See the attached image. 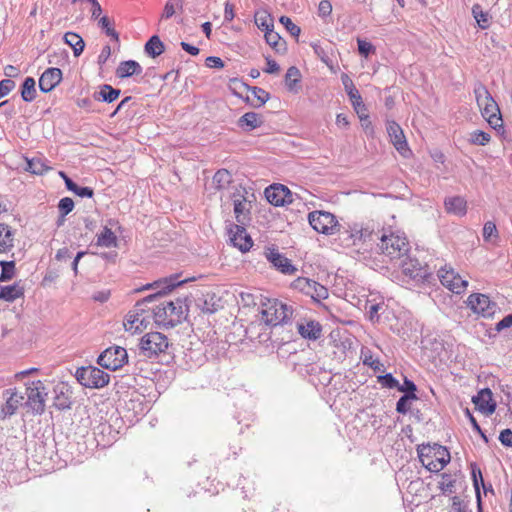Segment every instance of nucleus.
<instances>
[{"instance_id": "nucleus-1", "label": "nucleus", "mask_w": 512, "mask_h": 512, "mask_svg": "<svg viewBox=\"0 0 512 512\" xmlns=\"http://www.w3.org/2000/svg\"><path fill=\"white\" fill-rule=\"evenodd\" d=\"M184 281H179L178 276H170L163 279L154 281L146 286L147 289L157 290L154 294H151L141 301H138L132 311L128 313L124 321V328L126 331L132 334L141 332L147 328L150 323L149 316H146L145 306L147 303H151L157 298L163 296L167 291H171L173 288L181 285Z\"/></svg>"}, {"instance_id": "nucleus-2", "label": "nucleus", "mask_w": 512, "mask_h": 512, "mask_svg": "<svg viewBox=\"0 0 512 512\" xmlns=\"http://www.w3.org/2000/svg\"><path fill=\"white\" fill-rule=\"evenodd\" d=\"M188 306L186 301L177 298L175 301H163L152 309L155 323L165 327H175L186 317Z\"/></svg>"}, {"instance_id": "nucleus-3", "label": "nucleus", "mask_w": 512, "mask_h": 512, "mask_svg": "<svg viewBox=\"0 0 512 512\" xmlns=\"http://www.w3.org/2000/svg\"><path fill=\"white\" fill-rule=\"evenodd\" d=\"M417 453L422 465L430 472L441 471L450 462V452L440 444H421Z\"/></svg>"}, {"instance_id": "nucleus-4", "label": "nucleus", "mask_w": 512, "mask_h": 512, "mask_svg": "<svg viewBox=\"0 0 512 512\" xmlns=\"http://www.w3.org/2000/svg\"><path fill=\"white\" fill-rule=\"evenodd\" d=\"M369 236H374L379 239L377 246L381 253L387 256L390 260H401L407 255L409 250V243L405 237L391 233L386 235L385 233H370Z\"/></svg>"}, {"instance_id": "nucleus-5", "label": "nucleus", "mask_w": 512, "mask_h": 512, "mask_svg": "<svg viewBox=\"0 0 512 512\" xmlns=\"http://www.w3.org/2000/svg\"><path fill=\"white\" fill-rule=\"evenodd\" d=\"M260 314L266 325L277 327L287 323L293 314V309L278 299H268L262 304Z\"/></svg>"}, {"instance_id": "nucleus-6", "label": "nucleus", "mask_w": 512, "mask_h": 512, "mask_svg": "<svg viewBox=\"0 0 512 512\" xmlns=\"http://www.w3.org/2000/svg\"><path fill=\"white\" fill-rule=\"evenodd\" d=\"M75 377L82 386L90 389H101L110 381V375L95 366L77 368Z\"/></svg>"}, {"instance_id": "nucleus-7", "label": "nucleus", "mask_w": 512, "mask_h": 512, "mask_svg": "<svg viewBox=\"0 0 512 512\" xmlns=\"http://www.w3.org/2000/svg\"><path fill=\"white\" fill-rule=\"evenodd\" d=\"M169 347L168 338L160 332L145 334L139 343L140 353L147 358L157 357L165 353Z\"/></svg>"}, {"instance_id": "nucleus-8", "label": "nucleus", "mask_w": 512, "mask_h": 512, "mask_svg": "<svg viewBox=\"0 0 512 512\" xmlns=\"http://www.w3.org/2000/svg\"><path fill=\"white\" fill-rule=\"evenodd\" d=\"M128 363V353L121 346H111L105 349L97 358V364L107 370L116 371Z\"/></svg>"}, {"instance_id": "nucleus-9", "label": "nucleus", "mask_w": 512, "mask_h": 512, "mask_svg": "<svg viewBox=\"0 0 512 512\" xmlns=\"http://www.w3.org/2000/svg\"><path fill=\"white\" fill-rule=\"evenodd\" d=\"M26 394V405L32 410L34 414H43L45 411V403L48 395L44 383L41 380L27 383Z\"/></svg>"}, {"instance_id": "nucleus-10", "label": "nucleus", "mask_w": 512, "mask_h": 512, "mask_svg": "<svg viewBox=\"0 0 512 512\" xmlns=\"http://www.w3.org/2000/svg\"><path fill=\"white\" fill-rule=\"evenodd\" d=\"M308 221L315 231L325 235L334 234L338 226L336 217L332 213L326 211L310 212L308 215Z\"/></svg>"}, {"instance_id": "nucleus-11", "label": "nucleus", "mask_w": 512, "mask_h": 512, "mask_svg": "<svg viewBox=\"0 0 512 512\" xmlns=\"http://www.w3.org/2000/svg\"><path fill=\"white\" fill-rule=\"evenodd\" d=\"M403 274L417 281L429 282L431 273L427 265H422L417 259L404 256L398 263Z\"/></svg>"}, {"instance_id": "nucleus-12", "label": "nucleus", "mask_w": 512, "mask_h": 512, "mask_svg": "<svg viewBox=\"0 0 512 512\" xmlns=\"http://www.w3.org/2000/svg\"><path fill=\"white\" fill-rule=\"evenodd\" d=\"M293 286L295 289H298L318 302L328 297V289L309 278L299 277L293 282Z\"/></svg>"}, {"instance_id": "nucleus-13", "label": "nucleus", "mask_w": 512, "mask_h": 512, "mask_svg": "<svg viewBox=\"0 0 512 512\" xmlns=\"http://www.w3.org/2000/svg\"><path fill=\"white\" fill-rule=\"evenodd\" d=\"M437 276L443 286L456 294L462 293L468 286V281L463 279L452 268L439 269Z\"/></svg>"}, {"instance_id": "nucleus-14", "label": "nucleus", "mask_w": 512, "mask_h": 512, "mask_svg": "<svg viewBox=\"0 0 512 512\" xmlns=\"http://www.w3.org/2000/svg\"><path fill=\"white\" fill-rule=\"evenodd\" d=\"M470 309L483 317H492L496 312L497 305L487 295L474 293L467 299Z\"/></svg>"}, {"instance_id": "nucleus-15", "label": "nucleus", "mask_w": 512, "mask_h": 512, "mask_svg": "<svg viewBox=\"0 0 512 512\" xmlns=\"http://www.w3.org/2000/svg\"><path fill=\"white\" fill-rule=\"evenodd\" d=\"M267 201L274 206H284L293 201L291 191L282 184H273L264 191Z\"/></svg>"}, {"instance_id": "nucleus-16", "label": "nucleus", "mask_w": 512, "mask_h": 512, "mask_svg": "<svg viewBox=\"0 0 512 512\" xmlns=\"http://www.w3.org/2000/svg\"><path fill=\"white\" fill-rule=\"evenodd\" d=\"M266 259L283 274L292 275L297 269L294 265H292L291 261L281 254L276 248H268L265 251Z\"/></svg>"}, {"instance_id": "nucleus-17", "label": "nucleus", "mask_w": 512, "mask_h": 512, "mask_svg": "<svg viewBox=\"0 0 512 512\" xmlns=\"http://www.w3.org/2000/svg\"><path fill=\"white\" fill-rule=\"evenodd\" d=\"M478 107L481 110L482 116L487 120L493 129H503L501 112L494 99L490 100L489 102L482 103L481 105H478Z\"/></svg>"}, {"instance_id": "nucleus-18", "label": "nucleus", "mask_w": 512, "mask_h": 512, "mask_svg": "<svg viewBox=\"0 0 512 512\" xmlns=\"http://www.w3.org/2000/svg\"><path fill=\"white\" fill-rule=\"evenodd\" d=\"M5 404L0 409V418L6 419L16 413L24 397L16 389H7L3 392Z\"/></svg>"}, {"instance_id": "nucleus-19", "label": "nucleus", "mask_w": 512, "mask_h": 512, "mask_svg": "<svg viewBox=\"0 0 512 512\" xmlns=\"http://www.w3.org/2000/svg\"><path fill=\"white\" fill-rule=\"evenodd\" d=\"M492 395V391L489 388L481 389L472 397V402L481 413L491 415L495 412L497 406Z\"/></svg>"}, {"instance_id": "nucleus-20", "label": "nucleus", "mask_w": 512, "mask_h": 512, "mask_svg": "<svg viewBox=\"0 0 512 512\" xmlns=\"http://www.w3.org/2000/svg\"><path fill=\"white\" fill-rule=\"evenodd\" d=\"M54 403L53 405L58 410H66L71 408V397L72 390L71 387L65 382L57 383L54 388Z\"/></svg>"}, {"instance_id": "nucleus-21", "label": "nucleus", "mask_w": 512, "mask_h": 512, "mask_svg": "<svg viewBox=\"0 0 512 512\" xmlns=\"http://www.w3.org/2000/svg\"><path fill=\"white\" fill-rule=\"evenodd\" d=\"M387 132L396 150L403 156H406V153L410 152V150L402 128L395 121H389L387 123Z\"/></svg>"}, {"instance_id": "nucleus-22", "label": "nucleus", "mask_w": 512, "mask_h": 512, "mask_svg": "<svg viewBox=\"0 0 512 512\" xmlns=\"http://www.w3.org/2000/svg\"><path fill=\"white\" fill-rule=\"evenodd\" d=\"M245 225L237 224L230 229V240L241 252H247L253 245V241L246 232Z\"/></svg>"}, {"instance_id": "nucleus-23", "label": "nucleus", "mask_w": 512, "mask_h": 512, "mask_svg": "<svg viewBox=\"0 0 512 512\" xmlns=\"http://www.w3.org/2000/svg\"><path fill=\"white\" fill-rule=\"evenodd\" d=\"M62 80V71L59 68L46 69L39 78V88L42 92L52 91Z\"/></svg>"}, {"instance_id": "nucleus-24", "label": "nucleus", "mask_w": 512, "mask_h": 512, "mask_svg": "<svg viewBox=\"0 0 512 512\" xmlns=\"http://www.w3.org/2000/svg\"><path fill=\"white\" fill-rule=\"evenodd\" d=\"M341 81L356 112L360 113L362 110H366L362 97L352 79L347 74L343 73L341 75Z\"/></svg>"}, {"instance_id": "nucleus-25", "label": "nucleus", "mask_w": 512, "mask_h": 512, "mask_svg": "<svg viewBox=\"0 0 512 512\" xmlns=\"http://www.w3.org/2000/svg\"><path fill=\"white\" fill-rule=\"evenodd\" d=\"M296 327L298 333L305 339L315 341L322 336V326L315 320L298 322Z\"/></svg>"}, {"instance_id": "nucleus-26", "label": "nucleus", "mask_w": 512, "mask_h": 512, "mask_svg": "<svg viewBox=\"0 0 512 512\" xmlns=\"http://www.w3.org/2000/svg\"><path fill=\"white\" fill-rule=\"evenodd\" d=\"M249 208L250 203L244 196H241V199H234V214L239 224L246 225L250 221Z\"/></svg>"}, {"instance_id": "nucleus-27", "label": "nucleus", "mask_w": 512, "mask_h": 512, "mask_svg": "<svg viewBox=\"0 0 512 512\" xmlns=\"http://www.w3.org/2000/svg\"><path fill=\"white\" fill-rule=\"evenodd\" d=\"M142 73V67L135 60L122 61L116 69L118 78H127Z\"/></svg>"}, {"instance_id": "nucleus-28", "label": "nucleus", "mask_w": 512, "mask_h": 512, "mask_svg": "<svg viewBox=\"0 0 512 512\" xmlns=\"http://www.w3.org/2000/svg\"><path fill=\"white\" fill-rule=\"evenodd\" d=\"M237 124L245 131H251L260 127L263 124V119L255 112H247L238 119Z\"/></svg>"}, {"instance_id": "nucleus-29", "label": "nucleus", "mask_w": 512, "mask_h": 512, "mask_svg": "<svg viewBox=\"0 0 512 512\" xmlns=\"http://www.w3.org/2000/svg\"><path fill=\"white\" fill-rule=\"evenodd\" d=\"M14 246V234L11 227L5 223L0 224V253H7Z\"/></svg>"}, {"instance_id": "nucleus-30", "label": "nucleus", "mask_w": 512, "mask_h": 512, "mask_svg": "<svg viewBox=\"0 0 512 512\" xmlns=\"http://www.w3.org/2000/svg\"><path fill=\"white\" fill-rule=\"evenodd\" d=\"M447 212L463 216L466 213V201L463 197L454 196L447 198L444 202Z\"/></svg>"}, {"instance_id": "nucleus-31", "label": "nucleus", "mask_w": 512, "mask_h": 512, "mask_svg": "<svg viewBox=\"0 0 512 512\" xmlns=\"http://www.w3.org/2000/svg\"><path fill=\"white\" fill-rule=\"evenodd\" d=\"M64 42L73 49V53L76 57L83 52L85 47L82 37L74 32L65 33Z\"/></svg>"}, {"instance_id": "nucleus-32", "label": "nucleus", "mask_w": 512, "mask_h": 512, "mask_svg": "<svg viewBox=\"0 0 512 512\" xmlns=\"http://www.w3.org/2000/svg\"><path fill=\"white\" fill-rule=\"evenodd\" d=\"M164 44L157 35H153L145 44V53L156 58L164 52Z\"/></svg>"}, {"instance_id": "nucleus-33", "label": "nucleus", "mask_w": 512, "mask_h": 512, "mask_svg": "<svg viewBox=\"0 0 512 512\" xmlns=\"http://www.w3.org/2000/svg\"><path fill=\"white\" fill-rule=\"evenodd\" d=\"M23 294V288L17 284L4 286L1 287L0 289V299H3L8 302H13L17 298L23 296Z\"/></svg>"}, {"instance_id": "nucleus-34", "label": "nucleus", "mask_w": 512, "mask_h": 512, "mask_svg": "<svg viewBox=\"0 0 512 512\" xmlns=\"http://www.w3.org/2000/svg\"><path fill=\"white\" fill-rule=\"evenodd\" d=\"M471 475L473 480V486L476 492L477 502L479 509L481 508V495H480V485L486 490V485L484 483L482 472L480 468L477 467L476 464L471 465Z\"/></svg>"}, {"instance_id": "nucleus-35", "label": "nucleus", "mask_w": 512, "mask_h": 512, "mask_svg": "<svg viewBox=\"0 0 512 512\" xmlns=\"http://www.w3.org/2000/svg\"><path fill=\"white\" fill-rule=\"evenodd\" d=\"M97 245L106 248L116 247L117 237L110 228L104 227L103 231L97 235Z\"/></svg>"}, {"instance_id": "nucleus-36", "label": "nucleus", "mask_w": 512, "mask_h": 512, "mask_svg": "<svg viewBox=\"0 0 512 512\" xmlns=\"http://www.w3.org/2000/svg\"><path fill=\"white\" fill-rule=\"evenodd\" d=\"M36 82L34 78L27 77L25 78L22 89H21V97L25 102H32L36 98Z\"/></svg>"}, {"instance_id": "nucleus-37", "label": "nucleus", "mask_w": 512, "mask_h": 512, "mask_svg": "<svg viewBox=\"0 0 512 512\" xmlns=\"http://www.w3.org/2000/svg\"><path fill=\"white\" fill-rule=\"evenodd\" d=\"M266 43L271 46L276 52H284L286 50V43L282 41L281 36L273 29L265 33Z\"/></svg>"}, {"instance_id": "nucleus-38", "label": "nucleus", "mask_w": 512, "mask_h": 512, "mask_svg": "<svg viewBox=\"0 0 512 512\" xmlns=\"http://www.w3.org/2000/svg\"><path fill=\"white\" fill-rule=\"evenodd\" d=\"M232 182V175L226 169L218 170L213 176L212 183L218 190L225 189Z\"/></svg>"}, {"instance_id": "nucleus-39", "label": "nucleus", "mask_w": 512, "mask_h": 512, "mask_svg": "<svg viewBox=\"0 0 512 512\" xmlns=\"http://www.w3.org/2000/svg\"><path fill=\"white\" fill-rule=\"evenodd\" d=\"M255 24L265 33L274 28L273 19L266 11H259L255 13Z\"/></svg>"}, {"instance_id": "nucleus-40", "label": "nucleus", "mask_w": 512, "mask_h": 512, "mask_svg": "<svg viewBox=\"0 0 512 512\" xmlns=\"http://www.w3.org/2000/svg\"><path fill=\"white\" fill-rule=\"evenodd\" d=\"M120 95V90L115 89L108 84H104L100 87V91L98 92V100L103 102L112 103L115 101Z\"/></svg>"}, {"instance_id": "nucleus-41", "label": "nucleus", "mask_w": 512, "mask_h": 512, "mask_svg": "<svg viewBox=\"0 0 512 512\" xmlns=\"http://www.w3.org/2000/svg\"><path fill=\"white\" fill-rule=\"evenodd\" d=\"M301 74L297 67L291 66L285 74V85L289 91H294L295 85L300 81Z\"/></svg>"}, {"instance_id": "nucleus-42", "label": "nucleus", "mask_w": 512, "mask_h": 512, "mask_svg": "<svg viewBox=\"0 0 512 512\" xmlns=\"http://www.w3.org/2000/svg\"><path fill=\"white\" fill-rule=\"evenodd\" d=\"M474 94L476 98L477 105H481L482 103L489 102L493 99L492 95L488 91L487 87L481 83L477 82L474 86Z\"/></svg>"}, {"instance_id": "nucleus-43", "label": "nucleus", "mask_w": 512, "mask_h": 512, "mask_svg": "<svg viewBox=\"0 0 512 512\" xmlns=\"http://www.w3.org/2000/svg\"><path fill=\"white\" fill-rule=\"evenodd\" d=\"M472 14H473V17L475 18L478 26L481 28V29H486L489 27V15L487 12H484L481 8V6L479 4H475L473 7H472Z\"/></svg>"}, {"instance_id": "nucleus-44", "label": "nucleus", "mask_w": 512, "mask_h": 512, "mask_svg": "<svg viewBox=\"0 0 512 512\" xmlns=\"http://www.w3.org/2000/svg\"><path fill=\"white\" fill-rule=\"evenodd\" d=\"M26 170L36 175H42L44 172L49 170V167L45 164V162L42 159L32 158L30 160H27Z\"/></svg>"}, {"instance_id": "nucleus-45", "label": "nucleus", "mask_w": 512, "mask_h": 512, "mask_svg": "<svg viewBox=\"0 0 512 512\" xmlns=\"http://www.w3.org/2000/svg\"><path fill=\"white\" fill-rule=\"evenodd\" d=\"M1 275L0 281H8L14 277L15 274V262L14 261H0Z\"/></svg>"}, {"instance_id": "nucleus-46", "label": "nucleus", "mask_w": 512, "mask_h": 512, "mask_svg": "<svg viewBox=\"0 0 512 512\" xmlns=\"http://www.w3.org/2000/svg\"><path fill=\"white\" fill-rule=\"evenodd\" d=\"M98 24L105 31L107 36L111 37L116 42L119 41V34L112 27L111 20L107 16L99 18Z\"/></svg>"}, {"instance_id": "nucleus-47", "label": "nucleus", "mask_w": 512, "mask_h": 512, "mask_svg": "<svg viewBox=\"0 0 512 512\" xmlns=\"http://www.w3.org/2000/svg\"><path fill=\"white\" fill-rule=\"evenodd\" d=\"M416 394H407L399 398L396 404V411L400 414H406L410 410V401L416 400Z\"/></svg>"}, {"instance_id": "nucleus-48", "label": "nucleus", "mask_w": 512, "mask_h": 512, "mask_svg": "<svg viewBox=\"0 0 512 512\" xmlns=\"http://www.w3.org/2000/svg\"><path fill=\"white\" fill-rule=\"evenodd\" d=\"M454 484L455 480L449 474L443 473L438 487L443 494H451L454 491Z\"/></svg>"}, {"instance_id": "nucleus-49", "label": "nucleus", "mask_w": 512, "mask_h": 512, "mask_svg": "<svg viewBox=\"0 0 512 512\" xmlns=\"http://www.w3.org/2000/svg\"><path fill=\"white\" fill-rule=\"evenodd\" d=\"M490 139V134L481 130H476L470 134V142L475 145L484 146L490 141Z\"/></svg>"}, {"instance_id": "nucleus-50", "label": "nucleus", "mask_w": 512, "mask_h": 512, "mask_svg": "<svg viewBox=\"0 0 512 512\" xmlns=\"http://www.w3.org/2000/svg\"><path fill=\"white\" fill-rule=\"evenodd\" d=\"M74 208V201L70 197L62 198L58 203L59 213L65 218Z\"/></svg>"}, {"instance_id": "nucleus-51", "label": "nucleus", "mask_w": 512, "mask_h": 512, "mask_svg": "<svg viewBox=\"0 0 512 512\" xmlns=\"http://www.w3.org/2000/svg\"><path fill=\"white\" fill-rule=\"evenodd\" d=\"M279 22L286 28V30L295 37H298L301 29L299 26L294 24L292 20L287 16H281Z\"/></svg>"}, {"instance_id": "nucleus-52", "label": "nucleus", "mask_w": 512, "mask_h": 512, "mask_svg": "<svg viewBox=\"0 0 512 512\" xmlns=\"http://www.w3.org/2000/svg\"><path fill=\"white\" fill-rule=\"evenodd\" d=\"M493 237H498V230L494 222L487 221L483 227V238L485 241H491Z\"/></svg>"}, {"instance_id": "nucleus-53", "label": "nucleus", "mask_w": 512, "mask_h": 512, "mask_svg": "<svg viewBox=\"0 0 512 512\" xmlns=\"http://www.w3.org/2000/svg\"><path fill=\"white\" fill-rule=\"evenodd\" d=\"M378 382L385 388L393 389L398 387V380L391 374L378 376Z\"/></svg>"}, {"instance_id": "nucleus-54", "label": "nucleus", "mask_w": 512, "mask_h": 512, "mask_svg": "<svg viewBox=\"0 0 512 512\" xmlns=\"http://www.w3.org/2000/svg\"><path fill=\"white\" fill-rule=\"evenodd\" d=\"M250 91L252 92V94L254 95V97L257 98V100L259 101V104L258 106H262L264 105L270 98V95L268 92H266L264 89L262 88H259V87H252L250 88Z\"/></svg>"}, {"instance_id": "nucleus-55", "label": "nucleus", "mask_w": 512, "mask_h": 512, "mask_svg": "<svg viewBox=\"0 0 512 512\" xmlns=\"http://www.w3.org/2000/svg\"><path fill=\"white\" fill-rule=\"evenodd\" d=\"M397 389L404 393V395L407 394H415L417 387L415 383L408 378H404V383L401 385L398 383Z\"/></svg>"}, {"instance_id": "nucleus-56", "label": "nucleus", "mask_w": 512, "mask_h": 512, "mask_svg": "<svg viewBox=\"0 0 512 512\" xmlns=\"http://www.w3.org/2000/svg\"><path fill=\"white\" fill-rule=\"evenodd\" d=\"M357 44L359 53L364 57H368L375 50L374 46L366 40L358 39Z\"/></svg>"}, {"instance_id": "nucleus-57", "label": "nucleus", "mask_w": 512, "mask_h": 512, "mask_svg": "<svg viewBox=\"0 0 512 512\" xmlns=\"http://www.w3.org/2000/svg\"><path fill=\"white\" fill-rule=\"evenodd\" d=\"M16 84L11 79H3L0 81V98L8 95L14 88Z\"/></svg>"}, {"instance_id": "nucleus-58", "label": "nucleus", "mask_w": 512, "mask_h": 512, "mask_svg": "<svg viewBox=\"0 0 512 512\" xmlns=\"http://www.w3.org/2000/svg\"><path fill=\"white\" fill-rule=\"evenodd\" d=\"M383 308V303L371 304L367 307L368 318L370 321L375 322L379 320L378 312Z\"/></svg>"}, {"instance_id": "nucleus-59", "label": "nucleus", "mask_w": 512, "mask_h": 512, "mask_svg": "<svg viewBox=\"0 0 512 512\" xmlns=\"http://www.w3.org/2000/svg\"><path fill=\"white\" fill-rule=\"evenodd\" d=\"M332 12V4L329 0H322L318 5V15L322 18L329 16Z\"/></svg>"}, {"instance_id": "nucleus-60", "label": "nucleus", "mask_w": 512, "mask_h": 512, "mask_svg": "<svg viewBox=\"0 0 512 512\" xmlns=\"http://www.w3.org/2000/svg\"><path fill=\"white\" fill-rule=\"evenodd\" d=\"M451 507L449 512H466V505L463 504V501L458 496H453L451 498Z\"/></svg>"}, {"instance_id": "nucleus-61", "label": "nucleus", "mask_w": 512, "mask_h": 512, "mask_svg": "<svg viewBox=\"0 0 512 512\" xmlns=\"http://www.w3.org/2000/svg\"><path fill=\"white\" fill-rule=\"evenodd\" d=\"M499 441L503 446L512 447V430L504 429L499 435Z\"/></svg>"}, {"instance_id": "nucleus-62", "label": "nucleus", "mask_w": 512, "mask_h": 512, "mask_svg": "<svg viewBox=\"0 0 512 512\" xmlns=\"http://www.w3.org/2000/svg\"><path fill=\"white\" fill-rule=\"evenodd\" d=\"M205 64L209 68L221 69L224 67V62L220 57L209 56L205 60Z\"/></svg>"}, {"instance_id": "nucleus-63", "label": "nucleus", "mask_w": 512, "mask_h": 512, "mask_svg": "<svg viewBox=\"0 0 512 512\" xmlns=\"http://www.w3.org/2000/svg\"><path fill=\"white\" fill-rule=\"evenodd\" d=\"M176 7H177V5H176L175 1H173V0L167 1V3L165 4V7H164V11L162 13V18L163 19L171 18L176 12V10H175Z\"/></svg>"}, {"instance_id": "nucleus-64", "label": "nucleus", "mask_w": 512, "mask_h": 512, "mask_svg": "<svg viewBox=\"0 0 512 512\" xmlns=\"http://www.w3.org/2000/svg\"><path fill=\"white\" fill-rule=\"evenodd\" d=\"M75 195L81 197V198H92L94 195V190L90 187H83V186H76V189L72 192Z\"/></svg>"}]
</instances>
